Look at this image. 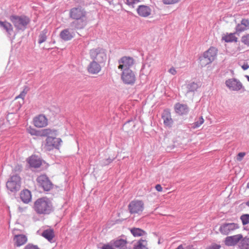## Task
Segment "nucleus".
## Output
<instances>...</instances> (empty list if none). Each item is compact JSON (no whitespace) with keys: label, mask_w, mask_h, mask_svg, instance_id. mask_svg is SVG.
Here are the masks:
<instances>
[{"label":"nucleus","mask_w":249,"mask_h":249,"mask_svg":"<svg viewBox=\"0 0 249 249\" xmlns=\"http://www.w3.org/2000/svg\"><path fill=\"white\" fill-rule=\"evenodd\" d=\"M48 131L46 135H43V137H47L45 143L43 144L44 148L46 150L50 151L53 149H58L62 143V141L60 138H57V131L54 129L46 128Z\"/></svg>","instance_id":"obj_1"},{"label":"nucleus","mask_w":249,"mask_h":249,"mask_svg":"<svg viewBox=\"0 0 249 249\" xmlns=\"http://www.w3.org/2000/svg\"><path fill=\"white\" fill-rule=\"evenodd\" d=\"M34 209L38 214H48L52 211L53 207L47 198L42 197L37 199L34 202Z\"/></svg>","instance_id":"obj_2"},{"label":"nucleus","mask_w":249,"mask_h":249,"mask_svg":"<svg viewBox=\"0 0 249 249\" xmlns=\"http://www.w3.org/2000/svg\"><path fill=\"white\" fill-rule=\"evenodd\" d=\"M89 55L92 61L104 63L107 59V54L105 49L98 47L89 50Z\"/></svg>","instance_id":"obj_3"},{"label":"nucleus","mask_w":249,"mask_h":249,"mask_svg":"<svg viewBox=\"0 0 249 249\" xmlns=\"http://www.w3.org/2000/svg\"><path fill=\"white\" fill-rule=\"evenodd\" d=\"M218 50L216 47L212 46L206 51L200 58V63L202 67L205 66L212 62L216 58Z\"/></svg>","instance_id":"obj_4"},{"label":"nucleus","mask_w":249,"mask_h":249,"mask_svg":"<svg viewBox=\"0 0 249 249\" xmlns=\"http://www.w3.org/2000/svg\"><path fill=\"white\" fill-rule=\"evenodd\" d=\"M10 20L13 23L15 28L18 30L25 29L27 25L30 22V19L24 15L20 16L12 15L10 17Z\"/></svg>","instance_id":"obj_5"},{"label":"nucleus","mask_w":249,"mask_h":249,"mask_svg":"<svg viewBox=\"0 0 249 249\" xmlns=\"http://www.w3.org/2000/svg\"><path fill=\"white\" fill-rule=\"evenodd\" d=\"M70 17L74 20H79L83 23L87 18V12L81 6L74 7L70 11Z\"/></svg>","instance_id":"obj_6"},{"label":"nucleus","mask_w":249,"mask_h":249,"mask_svg":"<svg viewBox=\"0 0 249 249\" xmlns=\"http://www.w3.org/2000/svg\"><path fill=\"white\" fill-rule=\"evenodd\" d=\"M128 208L131 214L140 215L144 209V203L142 200L134 199L129 203Z\"/></svg>","instance_id":"obj_7"},{"label":"nucleus","mask_w":249,"mask_h":249,"mask_svg":"<svg viewBox=\"0 0 249 249\" xmlns=\"http://www.w3.org/2000/svg\"><path fill=\"white\" fill-rule=\"evenodd\" d=\"M21 186V178L18 175L12 176L6 183L7 188L12 192H17Z\"/></svg>","instance_id":"obj_8"},{"label":"nucleus","mask_w":249,"mask_h":249,"mask_svg":"<svg viewBox=\"0 0 249 249\" xmlns=\"http://www.w3.org/2000/svg\"><path fill=\"white\" fill-rule=\"evenodd\" d=\"M121 79L125 84L133 85L136 79V75L131 69L124 70L122 71Z\"/></svg>","instance_id":"obj_9"},{"label":"nucleus","mask_w":249,"mask_h":249,"mask_svg":"<svg viewBox=\"0 0 249 249\" xmlns=\"http://www.w3.org/2000/svg\"><path fill=\"white\" fill-rule=\"evenodd\" d=\"M36 181L39 186L44 191H50L53 188V184L49 178L45 175H41L37 177Z\"/></svg>","instance_id":"obj_10"},{"label":"nucleus","mask_w":249,"mask_h":249,"mask_svg":"<svg viewBox=\"0 0 249 249\" xmlns=\"http://www.w3.org/2000/svg\"><path fill=\"white\" fill-rule=\"evenodd\" d=\"M239 227L237 223H225L220 226L219 231L222 234L228 235L239 229Z\"/></svg>","instance_id":"obj_11"},{"label":"nucleus","mask_w":249,"mask_h":249,"mask_svg":"<svg viewBox=\"0 0 249 249\" xmlns=\"http://www.w3.org/2000/svg\"><path fill=\"white\" fill-rule=\"evenodd\" d=\"M118 69L122 71L124 70L130 69V68L134 65V59L127 56L122 57L118 61Z\"/></svg>","instance_id":"obj_12"},{"label":"nucleus","mask_w":249,"mask_h":249,"mask_svg":"<svg viewBox=\"0 0 249 249\" xmlns=\"http://www.w3.org/2000/svg\"><path fill=\"white\" fill-rule=\"evenodd\" d=\"M243 235L242 234H237L236 235L229 236L225 238L224 244L227 246H235L243 239Z\"/></svg>","instance_id":"obj_13"},{"label":"nucleus","mask_w":249,"mask_h":249,"mask_svg":"<svg viewBox=\"0 0 249 249\" xmlns=\"http://www.w3.org/2000/svg\"><path fill=\"white\" fill-rule=\"evenodd\" d=\"M226 86L231 90L237 91L241 89L242 85L241 83L236 79L231 78L226 81Z\"/></svg>","instance_id":"obj_14"},{"label":"nucleus","mask_w":249,"mask_h":249,"mask_svg":"<svg viewBox=\"0 0 249 249\" xmlns=\"http://www.w3.org/2000/svg\"><path fill=\"white\" fill-rule=\"evenodd\" d=\"M33 124L36 127H44L48 125V119L44 115L40 114L34 118Z\"/></svg>","instance_id":"obj_15"},{"label":"nucleus","mask_w":249,"mask_h":249,"mask_svg":"<svg viewBox=\"0 0 249 249\" xmlns=\"http://www.w3.org/2000/svg\"><path fill=\"white\" fill-rule=\"evenodd\" d=\"M138 15L142 18L150 17L152 15L151 8L145 5H139L137 9Z\"/></svg>","instance_id":"obj_16"},{"label":"nucleus","mask_w":249,"mask_h":249,"mask_svg":"<svg viewBox=\"0 0 249 249\" xmlns=\"http://www.w3.org/2000/svg\"><path fill=\"white\" fill-rule=\"evenodd\" d=\"M102 63L92 61L88 65L87 68L88 71L91 74H97L101 71Z\"/></svg>","instance_id":"obj_17"},{"label":"nucleus","mask_w":249,"mask_h":249,"mask_svg":"<svg viewBox=\"0 0 249 249\" xmlns=\"http://www.w3.org/2000/svg\"><path fill=\"white\" fill-rule=\"evenodd\" d=\"M112 245L118 249H131L130 247H127L128 241L126 239L118 238L111 241Z\"/></svg>","instance_id":"obj_18"},{"label":"nucleus","mask_w":249,"mask_h":249,"mask_svg":"<svg viewBox=\"0 0 249 249\" xmlns=\"http://www.w3.org/2000/svg\"><path fill=\"white\" fill-rule=\"evenodd\" d=\"M27 162L31 167L35 168L40 167L43 163L42 160L35 155H33L29 157Z\"/></svg>","instance_id":"obj_19"},{"label":"nucleus","mask_w":249,"mask_h":249,"mask_svg":"<svg viewBox=\"0 0 249 249\" xmlns=\"http://www.w3.org/2000/svg\"><path fill=\"white\" fill-rule=\"evenodd\" d=\"M27 236L23 234L15 235L13 237L14 245L18 247L23 246L27 242Z\"/></svg>","instance_id":"obj_20"},{"label":"nucleus","mask_w":249,"mask_h":249,"mask_svg":"<svg viewBox=\"0 0 249 249\" xmlns=\"http://www.w3.org/2000/svg\"><path fill=\"white\" fill-rule=\"evenodd\" d=\"M249 29V20L247 18H243L241 22L237 24L235 27L236 33L244 32Z\"/></svg>","instance_id":"obj_21"},{"label":"nucleus","mask_w":249,"mask_h":249,"mask_svg":"<svg viewBox=\"0 0 249 249\" xmlns=\"http://www.w3.org/2000/svg\"><path fill=\"white\" fill-rule=\"evenodd\" d=\"M162 119L163 121L164 124L168 127H171L173 123V119L169 110H164L162 114Z\"/></svg>","instance_id":"obj_22"},{"label":"nucleus","mask_w":249,"mask_h":249,"mask_svg":"<svg viewBox=\"0 0 249 249\" xmlns=\"http://www.w3.org/2000/svg\"><path fill=\"white\" fill-rule=\"evenodd\" d=\"M20 198L24 203H28L32 200L31 192L28 189H24L20 193Z\"/></svg>","instance_id":"obj_23"},{"label":"nucleus","mask_w":249,"mask_h":249,"mask_svg":"<svg viewBox=\"0 0 249 249\" xmlns=\"http://www.w3.org/2000/svg\"><path fill=\"white\" fill-rule=\"evenodd\" d=\"M27 131L31 135L43 137V135L47 134L46 132H47L48 130H47L46 129L37 130L30 126L27 128Z\"/></svg>","instance_id":"obj_24"},{"label":"nucleus","mask_w":249,"mask_h":249,"mask_svg":"<svg viewBox=\"0 0 249 249\" xmlns=\"http://www.w3.org/2000/svg\"><path fill=\"white\" fill-rule=\"evenodd\" d=\"M41 235L46 239L48 241L52 243L55 236L54 231L52 228H49L43 231Z\"/></svg>","instance_id":"obj_25"},{"label":"nucleus","mask_w":249,"mask_h":249,"mask_svg":"<svg viewBox=\"0 0 249 249\" xmlns=\"http://www.w3.org/2000/svg\"><path fill=\"white\" fill-rule=\"evenodd\" d=\"M175 110L177 113L183 115L188 112V108L186 105L178 103L175 106Z\"/></svg>","instance_id":"obj_26"},{"label":"nucleus","mask_w":249,"mask_h":249,"mask_svg":"<svg viewBox=\"0 0 249 249\" xmlns=\"http://www.w3.org/2000/svg\"><path fill=\"white\" fill-rule=\"evenodd\" d=\"M133 249H148L147 241L142 239L139 240L134 245Z\"/></svg>","instance_id":"obj_27"},{"label":"nucleus","mask_w":249,"mask_h":249,"mask_svg":"<svg viewBox=\"0 0 249 249\" xmlns=\"http://www.w3.org/2000/svg\"><path fill=\"white\" fill-rule=\"evenodd\" d=\"M222 40L226 42H236L237 41V37L235 36L234 33H226L223 35Z\"/></svg>","instance_id":"obj_28"},{"label":"nucleus","mask_w":249,"mask_h":249,"mask_svg":"<svg viewBox=\"0 0 249 249\" xmlns=\"http://www.w3.org/2000/svg\"><path fill=\"white\" fill-rule=\"evenodd\" d=\"M60 36L62 39L68 41L73 37L74 34L70 32L69 29H65L60 33Z\"/></svg>","instance_id":"obj_29"},{"label":"nucleus","mask_w":249,"mask_h":249,"mask_svg":"<svg viewBox=\"0 0 249 249\" xmlns=\"http://www.w3.org/2000/svg\"><path fill=\"white\" fill-rule=\"evenodd\" d=\"M130 232L135 237L142 236L146 234V232L144 231L141 229L137 228H131L130 229Z\"/></svg>","instance_id":"obj_30"},{"label":"nucleus","mask_w":249,"mask_h":249,"mask_svg":"<svg viewBox=\"0 0 249 249\" xmlns=\"http://www.w3.org/2000/svg\"><path fill=\"white\" fill-rule=\"evenodd\" d=\"M238 247L239 249H249V237L243 236Z\"/></svg>","instance_id":"obj_31"},{"label":"nucleus","mask_w":249,"mask_h":249,"mask_svg":"<svg viewBox=\"0 0 249 249\" xmlns=\"http://www.w3.org/2000/svg\"><path fill=\"white\" fill-rule=\"evenodd\" d=\"M0 26L3 28L6 31L9 33L13 31V28L12 25L7 21H0Z\"/></svg>","instance_id":"obj_32"},{"label":"nucleus","mask_w":249,"mask_h":249,"mask_svg":"<svg viewBox=\"0 0 249 249\" xmlns=\"http://www.w3.org/2000/svg\"><path fill=\"white\" fill-rule=\"evenodd\" d=\"M188 92H195L199 88V85L197 83L194 82H191L187 85Z\"/></svg>","instance_id":"obj_33"},{"label":"nucleus","mask_w":249,"mask_h":249,"mask_svg":"<svg viewBox=\"0 0 249 249\" xmlns=\"http://www.w3.org/2000/svg\"><path fill=\"white\" fill-rule=\"evenodd\" d=\"M47 31L44 30L39 35L38 38V43L41 44L45 42L47 39Z\"/></svg>","instance_id":"obj_34"},{"label":"nucleus","mask_w":249,"mask_h":249,"mask_svg":"<svg viewBox=\"0 0 249 249\" xmlns=\"http://www.w3.org/2000/svg\"><path fill=\"white\" fill-rule=\"evenodd\" d=\"M140 1V0H126V4L129 7L134 8L135 5L137 4Z\"/></svg>","instance_id":"obj_35"},{"label":"nucleus","mask_w":249,"mask_h":249,"mask_svg":"<svg viewBox=\"0 0 249 249\" xmlns=\"http://www.w3.org/2000/svg\"><path fill=\"white\" fill-rule=\"evenodd\" d=\"M204 120L203 118V117H200L199 118V120L198 121L196 122L194 124L193 127L194 128H196L199 127L201 125H202L204 123Z\"/></svg>","instance_id":"obj_36"},{"label":"nucleus","mask_w":249,"mask_h":249,"mask_svg":"<svg viewBox=\"0 0 249 249\" xmlns=\"http://www.w3.org/2000/svg\"><path fill=\"white\" fill-rule=\"evenodd\" d=\"M241 42L244 43L245 45L247 46H249V34L245 35L241 37Z\"/></svg>","instance_id":"obj_37"},{"label":"nucleus","mask_w":249,"mask_h":249,"mask_svg":"<svg viewBox=\"0 0 249 249\" xmlns=\"http://www.w3.org/2000/svg\"><path fill=\"white\" fill-rule=\"evenodd\" d=\"M241 219L244 225L249 223V214H245L241 216Z\"/></svg>","instance_id":"obj_38"},{"label":"nucleus","mask_w":249,"mask_h":249,"mask_svg":"<svg viewBox=\"0 0 249 249\" xmlns=\"http://www.w3.org/2000/svg\"><path fill=\"white\" fill-rule=\"evenodd\" d=\"M24 249H40V248L37 245L29 243L24 247Z\"/></svg>","instance_id":"obj_39"},{"label":"nucleus","mask_w":249,"mask_h":249,"mask_svg":"<svg viewBox=\"0 0 249 249\" xmlns=\"http://www.w3.org/2000/svg\"><path fill=\"white\" fill-rule=\"evenodd\" d=\"M165 4H173L178 2L179 0H162Z\"/></svg>","instance_id":"obj_40"},{"label":"nucleus","mask_w":249,"mask_h":249,"mask_svg":"<svg viewBox=\"0 0 249 249\" xmlns=\"http://www.w3.org/2000/svg\"><path fill=\"white\" fill-rule=\"evenodd\" d=\"M246 155L245 152H240L239 153L236 157V160L237 161H240L242 160L243 158Z\"/></svg>","instance_id":"obj_41"},{"label":"nucleus","mask_w":249,"mask_h":249,"mask_svg":"<svg viewBox=\"0 0 249 249\" xmlns=\"http://www.w3.org/2000/svg\"><path fill=\"white\" fill-rule=\"evenodd\" d=\"M27 94V91H25V90H23L21 93L18 95V96H17L15 98V99H17L19 98H21L22 99V101L24 100V98Z\"/></svg>","instance_id":"obj_42"},{"label":"nucleus","mask_w":249,"mask_h":249,"mask_svg":"<svg viewBox=\"0 0 249 249\" xmlns=\"http://www.w3.org/2000/svg\"><path fill=\"white\" fill-rule=\"evenodd\" d=\"M221 246L216 244H213L211 246L208 247L206 249H220Z\"/></svg>","instance_id":"obj_43"},{"label":"nucleus","mask_w":249,"mask_h":249,"mask_svg":"<svg viewBox=\"0 0 249 249\" xmlns=\"http://www.w3.org/2000/svg\"><path fill=\"white\" fill-rule=\"evenodd\" d=\"M168 72L172 75H175L177 73V71L174 67H171L169 70Z\"/></svg>","instance_id":"obj_44"},{"label":"nucleus","mask_w":249,"mask_h":249,"mask_svg":"<svg viewBox=\"0 0 249 249\" xmlns=\"http://www.w3.org/2000/svg\"><path fill=\"white\" fill-rule=\"evenodd\" d=\"M156 190L158 192H162V187L160 184H157L155 186Z\"/></svg>","instance_id":"obj_45"},{"label":"nucleus","mask_w":249,"mask_h":249,"mask_svg":"<svg viewBox=\"0 0 249 249\" xmlns=\"http://www.w3.org/2000/svg\"><path fill=\"white\" fill-rule=\"evenodd\" d=\"M241 66L244 70H247L249 68V65L247 63H244L243 65H241Z\"/></svg>","instance_id":"obj_46"},{"label":"nucleus","mask_w":249,"mask_h":249,"mask_svg":"<svg viewBox=\"0 0 249 249\" xmlns=\"http://www.w3.org/2000/svg\"><path fill=\"white\" fill-rule=\"evenodd\" d=\"M113 159H107L106 160V161H107L106 164L111 163L113 161Z\"/></svg>","instance_id":"obj_47"},{"label":"nucleus","mask_w":249,"mask_h":249,"mask_svg":"<svg viewBox=\"0 0 249 249\" xmlns=\"http://www.w3.org/2000/svg\"><path fill=\"white\" fill-rule=\"evenodd\" d=\"M176 249H184L182 245H179Z\"/></svg>","instance_id":"obj_48"},{"label":"nucleus","mask_w":249,"mask_h":249,"mask_svg":"<svg viewBox=\"0 0 249 249\" xmlns=\"http://www.w3.org/2000/svg\"><path fill=\"white\" fill-rule=\"evenodd\" d=\"M187 249H194V248L192 246H188L187 247Z\"/></svg>","instance_id":"obj_49"},{"label":"nucleus","mask_w":249,"mask_h":249,"mask_svg":"<svg viewBox=\"0 0 249 249\" xmlns=\"http://www.w3.org/2000/svg\"><path fill=\"white\" fill-rule=\"evenodd\" d=\"M18 210L20 212H22L23 211V209L20 207L18 208Z\"/></svg>","instance_id":"obj_50"},{"label":"nucleus","mask_w":249,"mask_h":249,"mask_svg":"<svg viewBox=\"0 0 249 249\" xmlns=\"http://www.w3.org/2000/svg\"><path fill=\"white\" fill-rule=\"evenodd\" d=\"M247 205L249 207V200L247 202Z\"/></svg>","instance_id":"obj_51"},{"label":"nucleus","mask_w":249,"mask_h":249,"mask_svg":"<svg viewBox=\"0 0 249 249\" xmlns=\"http://www.w3.org/2000/svg\"><path fill=\"white\" fill-rule=\"evenodd\" d=\"M246 77H247V79H248V81H249V76H247Z\"/></svg>","instance_id":"obj_52"}]
</instances>
